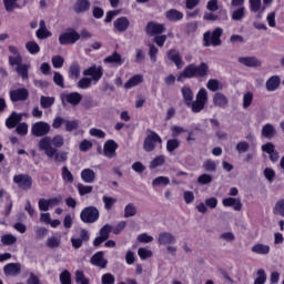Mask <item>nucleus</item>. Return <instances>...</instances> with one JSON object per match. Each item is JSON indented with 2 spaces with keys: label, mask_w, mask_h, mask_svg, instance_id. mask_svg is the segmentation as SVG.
I'll list each match as a JSON object with an SVG mask.
<instances>
[{
  "label": "nucleus",
  "mask_w": 284,
  "mask_h": 284,
  "mask_svg": "<svg viewBox=\"0 0 284 284\" xmlns=\"http://www.w3.org/2000/svg\"><path fill=\"white\" fill-rule=\"evenodd\" d=\"M90 136H95V139H105V133L101 129L92 128L89 130Z\"/></svg>",
  "instance_id": "62"
},
{
  "label": "nucleus",
  "mask_w": 284,
  "mask_h": 284,
  "mask_svg": "<svg viewBox=\"0 0 284 284\" xmlns=\"http://www.w3.org/2000/svg\"><path fill=\"white\" fill-rule=\"evenodd\" d=\"M207 103V90L200 89L195 100L191 102V104H187V108H191L192 112L195 114H199V112H202V110H205V105Z\"/></svg>",
  "instance_id": "3"
},
{
  "label": "nucleus",
  "mask_w": 284,
  "mask_h": 284,
  "mask_svg": "<svg viewBox=\"0 0 284 284\" xmlns=\"http://www.w3.org/2000/svg\"><path fill=\"white\" fill-rule=\"evenodd\" d=\"M102 201L104 203V210H111L112 207H114V204L116 203V197L104 195L102 197Z\"/></svg>",
  "instance_id": "52"
},
{
  "label": "nucleus",
  "mask_w": 284,
  "mask_h": 284,
  "mask_svg": "<svg viewBox=\"0 0 284 284\" xmlns=\"http://www.w3.org/2000/svg\"><path fill=\"white\" fill-rule=\"evenodd\" d=\"M112 232V225L105 224L101 230H100V236L103 237L105 241L110 239V233Z\"/></svg>",
  "instance_id": "59"
},
{
  "label": "nucleus",
  "mask_w": 284,
  "mask_h": 284,
  "mask_svg": "<svg viewBox=\"0 0 284 284\" xmlns=\"http://www.w3.org/2000/svg\"><path fill=\"white\" fill-rule=\"evenodd\" d=\"M65 139L63 135L57 134L53 138L44 136L39 140L38 148L40 152H43L48 159H53L59 148H63Z\"/></svg>",
  "instance_id": "1"
},
{
  "label": "nucleus",
  "mask_w": 284,
  "mask_h": 284,
  "mask_svg": "<svg viewBox=\"0 0 284 284\" xmlns=\"http://www.w3.org/2000/svg\"><path fill=\"white\" fill-rule=\"evenodd\" d=\"M168 57L170 61H173L175 63L176 68L181 70L183 68V59L181 58V54L176 50H170L168 51Z\"/></svg>",
  "instance_id": "28"
},
{
  "label": "nucleus",
  "mask_w": 284,
  "mask_h": 284,
  "mask_svg": "<svg viewBox=\"0 0 284 284\" xmlns=\"http://www.w3.org/2000/svg\"><path fill=\"white\" fill-rule=\"evenodd\" d=\"M13 183L20 187V190H32V176L28 174H18L13 176Z\"/></svg>",
  "instance_id": "11"
},
{
  "label": "nucleus",
  "mask_w": 284,
  "mask_h": 284,
  "mask_svg": "<svg viewBox=\"0 0 284 284\" xmlns=\"http://www.w3.org/2000/svg\"><path fill=\"white\" fill-rule=\"evenodd\" d=\"M206 88L211 92H217V90H221V82H219L216 79H211L207 81Z\"/></svg>",
  "instance_id": "50"
},
{
  "label": "nucleus",
  "mask_w": 284,
  "mask_h": 284,
  "mask_svg": "<svg viewBox=\"0 0 284 284\" xmlns=\"http://www.w3.org/2000/svg\"><path fill=\"white\" fill-rule=\"evenodd\" d=\"M165 31V26L155 22H149L146 26L148 34H161Z\"/></svg>",
  "instance_id": "29"
},
{
  "label": "nucleus",
  "mask_w": 284,
  "mask_h": 284,
  "mask_svg": "<svg viewBox=\"0 0 284 284\" xmlns=\"http://www.w3.org/2000/svg\"><path fill=\"white\" fill-rule=\"evenodd\" d=\"M79 39H81L79 32L74 29H69L59 36V43L60 45H74Z\"/></svg>",
  "instance_id": "6"
},
{
  "label": "nucleus",
  "mask_w": 284,
  "mask_h": 284,
  "mask_svg": "<svg viewBox=\"0 0 284 284\" xmlns=\"http://www.w3.org/2000/svg\"><path fill=\"white\" fill-rule=\"evenodd\" d=\"M26 48L30 54H39V52H41V48L36 41L27 42Z\"/></svg>",
  "instance_id": "47"
},
{
  "label": "nucleus",
  "mask_w": 284,
  "mask_h": 284,
  "mask_svg": "<svg viewBox=\"0 0 284 284\" xmlns=\"http://www.w3.org/2000/svg\"><path fill=\"white\" fill-rule=\"evenodd\" d=\"M30 92L26 88H19L10 90L9 99L12 103H19V101H28Z\"/></svg>",
  "instance_id": "12"
},
{
  "label": "nucleus",
  "mask_w": 284,
  "mask_h": 284,
  "mask_svg": "<svg viewBox=\"0 0 284 284\" xmlns=\"http://www.w3.org/2000/svg\"><path fill=\"white\" fill-rule=\"evenodd\" d=\"M210 74V67L207 63L202 62L200 65L194 63L189 64L184 68L183 72H181L178 77V81H183V79H205Z\"/></svg>",
  "instance_id": "2"
},
{
  "label": "nucleus",
  "mask_w": 284,
  "mask_h": 284,
  "mask_svg": "<svg viewBox=\"0 0 284 284\" xmlns=\"http://www.w3.org/2000/svg\"><path fill=\"white\" fill-rule=\"evenodd\" d=\"M17 1L19 0H3L7 12H12V10H14L16 8H19V4H17Z\"/></svg>",
  "instance_id": "63"
},
{
  "label": "nucleus",
  "mask_w": 284,
  "mask_h": 284,
  "mask_svg": "<svg viewBox=\"0 0 284 284\" xmlns=\"http://www.w3.org/2000/svg\"><path fill=\"white\" fill-rule=\"evenodd\" d=\"M231 19L233 21H243V19H245V7L235 9L231 14Z\"/></svg>",
  "instance_id": "35"
},
{
  "label": "nucleus",
  "mask_w": 284,
  "mask_h": 284,
  "mask_svg": "<svg viewBox=\"0 0 284 284\" xmlns=\"http://www.w3.org/2000/svg\"><path fill=\"white\" fill-rule=\"evenodd\" d=\"M92 83V80L85 75L84 78L79 80L78 88H80V90H88V88H90Z\"/></svg>",
  "instance_id": "53"
},
{
  "label": "nucleus",
  "mask_w": 284,
  "mask_h": 284,
  "mask_svg": "<svg viewBox=\"0 0 284 284\" xmlns=\"http://www.w3.org/2000/svg\"><path fill=\"white\" fill-rule=\"evenodd\" d=\"M270 245L261 243L254 244L251 248V252H253L254 254H260L261 256L270 254Z\"/></svg>",
  "instance_id": "31"
},
{
  "label": "nucleus",
  "mask_w": 284,
  "mask_h": 284,
  "mask_svg": "<svg viewBox=\"0 0 284 284\" xmlns=\"http://www.w3.org/2000/svg\"><path fill=\"white\" fill-rule=\"evenodd\" d=\"M170 185V178L168 176H158L153 180L152 186L153 187H161Z\"/></svg>",
  "instance_id": "39"
},
{
  "label": "nucleus",
  "mask_w": 284,
  "mask_h": 284,
  "mask_svg": "<svg viewBox=\"0 0 284 284\" xmlns=\"http://www.w3.org/2000/svg\"><path fill=\"white\" fill-rule=\"evenodd\" d=\"M75 12H85L90 10V2L88 0H78L74 7Z\"/></svg>",
  "instance_id": "42"
},
{
  "label": "nucleus",
  "mask_w": 284,
  "mask_h": 284,
  "mask_svg": "<svg viewBox=\"0 0 284 284\" xmlns=\"http://www.w3.org/2000/svg\"><path fill=\"white\" fill-rule=\"evenodd\" d=\"M252 101H254V93L247 92L243 95V108L247 110L250 105H252Z\"/></svg>",
  "instance_id": "54"
},
{
  "label": "nucleus",
  "mask_w": 284,
  "mask_h": 284,
  "mask_svg": "<svg viewBox=\"0 0 284 284\" xmlns=\"http://www.w3.org/2000/svg\"><path fill=\"white\" fill-rule=\"evenodd\" d=\"M165 163V155L155 156L150 163V170H155V168H161Z\"/></svg>",
  "instance_id": "44"
},
{
  "label": "nucleus",
  "mask_w": 284,
  "mask_h": 284,
  "mask_svg": "<svg viewBox=\"0 0 284 284\" xmlns=\"http://www.w3.org/2000/svg\"><path fill=\"white\" fill-rule=\"evenodd\" d=\"M141 83H143V75L135 74L124 83V89L132 90V88H136V85H141Z\"/></svg>",
  "instance_id": "26"
},
{
  "label": "nucleus",
  "mask_w": 284,
  "mask_h": 284,
  "mask_svg": "<svg viewBox=\"0 0 284 284\" xmlns=\"http://www.w3.org/2000/svg\"><path fill=\"white\" fill-rule=\"evenodd\" d=\"M113 27L115 32H125V30L130 28V20H128L125 17L118 18L113 22Z\"/></svg>",
  "instance_id": "21"
},
{
  "label": "nucleus",
  "mask_w": 284,
  "mask_h": 284,
  "mask_svg": "<svg viewBox=\"0 0 284 284\" xmlns=\"http://www.w3.org/2000/svg\"><path fill=\"white\" fill-rule=\"evenodd\" d=\"M235 150L239 152V154H245V152H248L250 150V143L246 141H241L236 144Z\"/></svg>",
  "instance_id": "56"
},
{
  "label": "nucleus",
  "mask_w": 284,
  "mask_h": 284,
  "mask_svg": "<svg viewBox=\"0 0 284 284\" xmlns=\"http://www.w3.org/2000/svg\"><path fill=\"white\" fill-rule=\"evenodd\" d=\"M118 149L119 144H116L114 140L106 141L103 146L104 156H106V159H114Z\"/></svg>",
  "instance_id": "15"
},
{
  "label": "nucleus",
  "mask_w": 284,
  "mask_h": 284,
  "mask_svg": "<svg viewBox=\"0 0 284 284\" xmlns=\"http://www.w3.org/2000/svg\"><path fill=\"white\" fill-rule=\"evenodd\" d=\"M182 97L185 105H192V101H194V92L190 87L181 88Z\"/></svg>",
  "instance_id": "30"
},
{
  "label": "nucleus",
  "mask_w": 284,
  "mask_h": 284,
  "mask_svg": "<svg viewBox=\"0 0 284 284\" xmlns=\"http://www.w3.org/2000/svg\"><path fill=\"white\" fill-rule=\"evenodd\" d=\"M30 70V64H20L16 68L17 74L22 78L23 81L28 80V72Z\"/></svg>",
  "instance_id": "37"
},
{
  "label": "nucleus",
  "mask_w": 284,
  "mask_h": 284,
  "mask_svg": "<svg viewBox=\"0 0 284 284\" xmlns=\"http://www.w3.org/2000/svg\"><path fill=\"white\" fill-rule=\"evenodd\" d=\"M159 245H174L176 243V237L170 232H162L158 235Z\"/></svg>",
  "instance_id": "17"
},
{
  "label": "nucleus",
  "mask_w": 284,
  "mask_h": 284,
  "mask_svg": "<svg viewBox=\"0 0 284 284\" xmlns=\"http://www.w3.org/2000/svg\"><path fill=\"white\" fill-rule=\"evenodd\" d=\"M22 120L23 113H17L13 111L6 120V128H8V130H13V128H17Z\"/></svg>",
  "instance_id": "16"
},
{
  "label": "nucleus",
  "mask_w": 284,
  "mask_h": 284,
  "mask_svg": "<svg viewBox=\"0 0 284 284\" xmlns=\"http://www.w3.org/2000/svg\"><path fill=\"white\" fill-rule=\"evenodd\" d=\"M60 283L61 284H72V274L70 273V271L64 270L60 274Z\"/></svg>",
  "instance_id": "51"
},
{
  "label": "nucleus",
  "mask_w": 284,
  "mask_h": 284,
  "mask_svg": "<svg viewBox=\"0 0 284 284\" xmlns=\"http://www.w3.org/2000/svg\"><path fill=\"white\" fill-rule=\"evenodd\" d=\"M62 180L64 183H74V175H72V172H70L68 166L62 168Z\"/></svg>",
  "instance_id": "46"
},
{
  "label": "nucleus",
  "mask_w": 284,
  "mask_h": 284,
  "mask_svg": "<svg viewBox=\"0 0 284 284\" xmlns=\"http://www.w3.org/2000/svg\"><path fill=\"white\" fill-rule=\"evenodd\" d=\"M51 126L48 122L39 121L32 124L31 134L37 138L48 136L50 134Z\"/></svg>",
  "instance_id": "9"
},
{
  "label": "nucleus",
  "mask_w": 284,
  "mask_h": 284,
  "mask_svg": "<svg viewBox=\"0 0 284 284\" xmlns=\"http://www.w3.org/2000/svg\"><path fill=\"white\" fill-rule=\"evenodd\" d=\"M222 204L224 207H233L235 212H241L243 204L241 203V200L234 199V197H226L222 201Z\"/></svg>",
  "instance_id": "22"
},
{
  "label": "nucleus",
  "mask_w": 284,
  "mask_h": 284,
  "mask_svg": "<svg viewBox=\"0 0 284 284\" xmlns=\"http://www.w3.org/2000/svg\"><path fill=\"white\" fill-rule=\"evenodd\" d=\"M1 243L2 245H14L17 243V236L11 233L4 234L1 236Z\"/></svg>",
  "instance_id": "48"
},
{
  "label": "nucleus",
  "mask_w": 284,
  "mask_h": 284,
  "mask_svg": "<svg viewBox=\"0 0 284 284\" xmlns=\"http://www.w3.org/2000/svg\"><path fill=\"white\" fill-rule=\"evenodd\" d=\"M273 213L284 217V200H280L276 202L273 209Z\"/></svg>",
  "instance_id": "57"
},
{
  "label": "nucleus",
  "mask_w": 284,
  "mask_h": 284,
  "mask_svg": "<svg viewBox=\"0 0 284 284\" xmlns=\"http://www.w3.org/2000/svg\"><path fill=\"white\" fill-rule=\"evenodd\" d=\"M51 63H52L53 68L59 69V68H63V63H65V60L61 55H54L51 59Z\"/></svg>",
  "instance_id": "60"
},
{
  "label": "nucleus",
  "mask_w": 284,
  "mask_h": 284,
  "mask_svg": "<svg viewBox=\"0 0 284 284\" xmlns=\"http://www.w3.org/2000/svg\"><path fill=\"white\" fill-rule=\"evenodd\" d=\"M237 61L246 68H261V60L256 59V57H241Z\"/></svg>",
  "instance_id": "18"
},
{
  "label": "nucleus",
  "mask_w": 284,
  "mask_h": 284,
  "mask_svg": "<svg viewBox=\"0 0 284 284\" xmlns=\"http://www.w3.org/2000/svg\"><path fill=\"white\" fill-rule=\"evenodd\" d=\"M49 159H52L54 161V163H65V161H68V152L57 151V149H55V153H54L53 158H49Z\"/></svg>",
  "instance_id": "38"
},
{
  "label": "nucleus",
  "mask_w": 284,
  "mask_h": 284,
  "mask_svg": "<svg viewBox=\"0 0 284 284\" xmlns=\"http://www.w3.org/2000/svg\"><path fill=\"white\" fill-rule=\"evenodd\" d=\"M165 17L168 21H171L172 23H176V21L183 20V12L176 10V9H171L165 12Z\"/></svg>",
  "instance_id": "27"
},
{
  "label": "nucleus",
  "mask_w": 284,
  "mask_h": 284,
  "mask_svg": "<svg viewBox=\"0 0 284 284\" xmlns=\"http://www.w3.org/2000/svg\"><path fill=\"white\" fill-rule=\"evenodd\" d=\"M83 77H90L89 79L97 85V83L103 79V67L92 64L83 71Z\"/></svg>",
  "instance_id": "7"
},
{
  "label": "nucleus",
  "mask_w": 284,
  "mask_h": 284,
  "mask_svg": "<svg viewBox=\"0 0 284 284\" xmlns=\"http://www.w3.org/2000/svg\"><path fill=\"white\" fill-rule=\"evenodd\" d=\"M28 123L21 122L16 126V132L19 136H26L28 134Z\"/></svg>",
  "instance_id": "55"
},
{
  "label": "nucleus",
  "mask_w": 284,
  "mask_h": 284,
  "mask_svg": "<svg viewBox=\"0 0 284 284\" xmlns=\"http://www.w3.org/2000/svg\"><path fill=\"white\" fill-rule=\"evenodd\" d=\"M281 85V78L278 75H273L266 81V89L268 92H275Z\"/></svg>",
  "instance_id": "32"
},
{
  "label": "nucleus",
  "mask_w": 284,
  "mask_h": 284,
  "mask_svg": "<svg viewBox=\"0 0 284 284\" xmlns=\"http://www.w3.org/2000/svg\"><path fill=\"white\" fill-rule=\"evenodd\" d=\"M36 37L38 39H48V38L52 37V32H50V30H48V27H45V20L40 21V27L36 32Z\"/></svg>",
  "instance_id": "25"
},
{
  "label": "nucleus",
  "mask_w": 284,
  "mask_h": 284,
  "mask_svg": "<svg viewBox=\"0 0 284 284\" xmlns=\"http://www.w3.org/2000/svg\"><path fill=\"white\" fill-rule=\"evenodd\" d=\"M90 261L95 267H101L102 270L108 267V260L103 257V252L101 251L95 253Z\"/></svg>",
  "instance_id": "20"
},
{
  "label": "nucleus",
  "mask_w": 284,
  "mask_h": 284,
  "mask_svg": "<svg viewBox=\"0 0 284 284\" xmlns=\"http://www.w3.org/2000/svg\"><path fill=\"white\" fill-rule=\"evenodd\" d=\"M132 216H136V206L134 203H129L124 207V219H130Z\"/></svg>",
  "instance_id": "43"
},
{
  "label": "nucleus",
  "mask_w": 284,
  "mask_h": 284,
  "mask_svg": "<svg viewBox=\"0 0 284 284\" xmlns=\"http://www.w3.org/2000/svg\"><path fill=\"white\" fill-rule=\"evenodd\" d=\"M181 142L176 139H171L166 141V152H174V150H179Z\"/></svg>",
  "instance_id": "49"
},
{
  "label": "nucleus",
  "mask_w": 284,
  "mask_h": 284,
  "mask_svg": "<svg viewBox=\"0 0 284 284\" xmlns=\"http://www.w3.org/2000/svg\"><path fill=\"white\" fill-rule=\"evenodd\" d=\"M75 283L90 284V280L85 278V274H83V271H77L75 272Z\"/></svg>",
  "instance_id": "58"
},
{
  "label": "nucleus",
  "mask_w": 284,
  "mask_h": 284,
  "mask_svg": "<svg viewBox=\"0 0 284 284\" xmlns=\"http://www.w3.org/2000/svg\"><path fill=\"white\" fill-rule=\"evenodd\" d=\"M62 105H65L67 103L69 105H73V108H77L81 101H83V95L79 92H71V93H62L60 95Z\"/></svg>",
  "instance_id": "10"
},
{
  "label": "nucleus",
  "mask_w": 284,
  "mask_h": 284,
  "mask_svg": "<svg viewBox=\"0 0 284 284\" xmlns=\"http://www.w3.org/2000/svg\"><path fill=\"white\" fill-rule=\"evenodd\" d=\"M227 103H230V100L225 94L217 92L213 95V105L216 108H227Z\"/></svg>",
  "instance_id": "23"
},
{
  "label": "nucleus",
  "mask_w": 284,
  "mask_h": 284,
  "mask_svg": "<svg viewBox=\"0 0 284 284\" xmlns=\"http://www.w3.org/2000/svg\"><path fill=\"white\" fill-rule=\"evenodd\" d=\"M3 272L6 276H19L21 274V265L19 263H9L4 265Z\"/></svg>",
  "instance_id": "19"
},
{
  "label": "nucleus",
  "mask_w": 284,
  "mask_h": 284,
  "mask_svg": "<svg viewBox=\"0 0 284 284\" xmlns=\"http://www.w3.org/2000/svg\"><path fill=\"white\" fill-rule=\"evenodd\" d=\"M99 216V209L95 206H88L80 213V219L83 223H97Z\"/></svg>",
  "instance_id": "8"
},
{
  "label": "nucleus",
  "mask_w": 284,
  "mask_h": 284,
  "mask_svg": "<svg viewBox=\"0 0 284 284\" xmlns=\"http://www.w3.org/2000/svg\"><path fill=\"white\" fill-rule=\"evenodd\" d=\"M9 63L10 65H17V68H19V65L23 63V58L21 57V54L10 55Z\"/></svg>",
  "instance_id": "61"
},
{
  "label": "nucleus",
  "mask_w": 284,
  "mask_h": 284,
  "mask_svg": "<svg viewBox=\"0 0 284 284\" xmlns=\"http://www.w3.org/2000/svg\"><path fill=\"white\" fill-rule=\"evenodd\" d=\"M84 183H94L97 181V173L92 169H84L80 174Z\"/></svg>",
  "instance_id": "24"
},
{
  "label": "nucleus",
  "mask_w": 284,
  "mask_h": 284,
  "mask_svg": "<svg viewBox=\"0 0 284 284\" xmlns=\"http://www.w3.org/2000/svg\"><path fill=\"white\" fill-rule=\"evenodd\" d=\"M262 152H266V154H268L270 161H272V163H276L278 159H281L278 151H276V146L272 142L262 145Z\"/></svg>",
  "instance_id": "14"
},
{
  "label": "nucleus",
  "mask_w": 284,
  "mask_h": 284,
  "mask_svg": "<svg viewBox=\"0 0 284 284\" xmlns=\"http://www.w3.org/2000/svg\"><path fill=\"white\" fill-rule=\"evenodd\" d=\"M101 283L102 284H114L115 283L114 275H112L111 273L103 274L102 278H101Z\"/></svg>",
  "instance_id": "64"
},
{
  "label": "nucleus",
  "mask_w": 284,
  "mask_h": 284,
  "mask_svg": "<svg viewBox=\"0 0 284 284\" xmlns=\"http://www.w3.org/2000/svg\"><path fill=\"white\" fill-rule=\"evenodd\" d=\"M63 201V197L55 196L51 199H40L38 202V207L41 212H48L50 207H57V205H60V203Z\"/></svg>",
  "instance_id": "13"
},
{
  "label": "nucleus",
  "mask_w": 284,
  "mask_h": 284,
  "mask_svg": "<svg viewBox=\"0 0 284 284\" xmlns=\"http://www.w3.org/2000/svg\"><path fill=\"white\" fill-rule=\"evenodd\" d=\"M64 128L65 132H74V130H79V120H65Z\"/></svg>",
  "instance_id": "45"
},
{
  "label": "nucleus",
  "mask_w": 284,
  "mask_h": 284,
  "mask_svg": "<svg viewBox=\"0 0 284 284\" xmlns=\"http://www.w3.org/2000/svg\"><path fill=\"white\" fill-rule=\"evenodd\" d=\"M125 61L118 52H113L111 55L104 59V63H113L114 65H123Z\"/></svg>",
  "instance_id": "33"
},
{
  "label": "nucleus",
  "mask_w": 284,
  "mask_h": 284,
  "mask_svg": "<svg viewBox=\"0 0 284 284\" xmlns=\"http://www.w3.org/2000/svg\"><path fill=\"white\" fill-rule=\"evenodd\" d=\"M221 37H223V29L221 28H216L213 32H205L203 36L204 47L210 48V45H213V48H216L221 45L223 43Z\"/></svg>",
  "instance_id": "4"
},
{
  "label": "nucleus",
  "mask_w": 284,
  "mask_h": 284,
  "mask_svg": "<svg viewBox=\"0 0 284 284\" xmlns=\"http://www.w3.org/2000/svg\"><path fill=\"white\" fill-rule=\"evenodd\" d=\"M69 77L70 79H79L81 77V67L79 63H73L69 68Z\"/></svg>",
  "instance_id": "40"
},
{
  "label": "nucleus",
  "mask_w": 284,
  "mask_h": 284,
  "mask_svg": "<svg viewBox=\"0 0 284 284\" xmlns=\"http://www.w3.org/2000/svg\"><path fill=\"white\" fill-rule=\"evenodd\" d=\"M156 143L163 145V140L161 139V135L154 131L149 130L148 135L143 142V150L145 152H154V150L156 149Z\"/></svg>",
  "instance_id": "5"
},
{
  "label": "nucleus",
  "mask_w": 284,
  "mask_h": 284,
  "mask_svg": "<svg viewBox=\"0 0 284 284\" xmlns=\"http://www.w3.org/2000/svg\"><path fill=\"white\" fill-rule=\"evenodd\" d=\"M40 105L41 108H43V110H48V108H52V105H54V97L42 95L40 98Z\"/></svg>",
  "instance_id": "41"
},
{
  "label": "nucleus",
  "mask_w": 284,
  "mask_h": 284,
  "mask_svg": "<svg viewBox=\"0 0 284 284\" xmlns=\"http://www.w3.org/2000/svg\"><path fill=\"white\" fill-rule=\"evenodd\" d=\"M276 135V129L271 123L265 124L262 128V136L265 139H273Z\"/></svg>",
  "instance_id": "34"
},
{
  "label": "nucleus",
  "mask_w": 284,
  "mask_h": 284,
  "mask_svg": "<svg viewBox=\"0 0 284 284\" xmlns=\"http://www.w3.org/2000/svg\"><path fill=\"white\" fill-rule=\"evenodd\" d=\"M265 283H267V273L265 272V270L260 268L256 272L253 284H265Z\"/></svg>",
  "instance_id": "36"
}]
</instances>
